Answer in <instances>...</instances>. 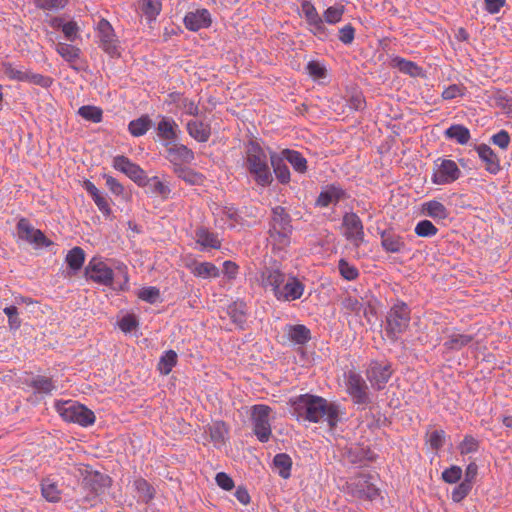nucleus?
Segmentation results:
<instances>
[{
  "label": "nucleus",
  "instance_id": "nucleus-1",
  "mask_svg": "<svg viewBox=\"0 0 512 512\" xmlns=\"http://www.w3.org/2000/svg\"><path fill=\"white\" fill-rule=\"evenodd\" d=\"M291 413L298 420L302 419L312 423L326 422L329 428L334 429L340 421V406L327 399L303 394L290 399Z\"/></svg>",
  "mask_w": 512,
  "mask_h": 512
},
{
  "label": "nucleus",
  "instance_id": "nucleus-2",
  "mask_svg": "<svg viewBox=\"0 0 512 512\" xmlns=\"http://www.w3.org/2000/svg\"><path fill=\"white\" fill-rule=\"evenodd\" d=\"M245 167L258 185L268 186L273 178L264 149L256 142H250L245 157Z\"/></svg>",
  "mask_w": 512,
  "mask_h": 512
},
{
  "label": "nucleus",
  "instance_id": "nucleus-3",
  "mask_svg": "<svg viewBox=\"0 0 512 512\" xmlns=\"http://www.w3.org/2000/svg\"><path fill=\"white\" fill-rule=\"evenodd\" d=\"M291 231L292 226L289 214L281 206L273 208L269 235L274 244L278 245L279 248L287 246L290 242Z\"/></svg>",
  "mask_w": 512,
  "mask_h": 512
},
{
  "label": "nucleus",
  "instance_id": "nucleus-4",
  "mask_svg": "<svg viewBox=\"0 0 512 512\" xmlns=\"http://www.w3.org/2000/svg\"><path fill=\"white\" fill-rule=\"evenodd\" d=\"M59 415L67 422L89 426L95 422L94 412L82 404L74 401H64L56 404Z\"/></svg>",
  "mask_w": 512,
  "mask_h": 512
},
{
  "label": "nucleus",
  "instance_id": "nucleus-5",
  "mask_svg": "<svg viewBox=\"0 0 512 512\" xmlns=\"http://www.w3.org/2000/svg\"><path fill=\"white\" fill-rule=\"evenodd\" d=\"M272 408L268 405L257 404L251 407V421L253 425V433L257 439L266 443L272 435L270 414Z\"/></svg>",
  "mask_w": 512,
  "mask_h": 512
},
{
  "label": "nucleus",
  "instance_id": "nucleus-6",
  "mask_svg": "<svg viewBox=\"0 0 512 512\" xmlns=\"http://www.w3.org/2000/svg\"><path fill=\"white\" fill-rule=\"evenodd\" d=\"M371 480L372 476L368 474L350 478L346 483L347 493L357 499L373 500L378 496V489Z\"/></svg>",
  "mask_w": 512,
  "mask_h": 512
},
{
  "label": "nucleus",
  "instance_id": "nucleus-7",
  "mask_svg": "<svg viewBox=\"0 0 512 512\" xmlns=\"http://www.w3.org/2000/svg\"><path fill=\"white\" fill-rule=\"evenodd\" d=\"M410 322V310L407 304L401 302L395 304L387 315V333L392 337H397L403 333Z\"/></svg>",
  "mask_w": 512,
  "mask_h": 512
},
{
  "label": "nucleus",
  "instance_id": "nucleus-8",
  "mask_svg": "<svg viewBox=\"0 0 512 512\" xmlns=\"http://www.w3.org/2000/svg\"><path fill=\"white\" fill-rule=\"evenodd\" d=\"M113 167L127 175L139 186H146L149 182L145 171L139 165L131 162L126 156L118 155L114 157Z\"/></svg>",
  "mask_w": 512,
  "mask_h": 512
},
{
  "label": "nucleus",
  "instance_id": "nucleus-9",
  "mask_svg": "<svg viewBox=\"0 0 512 512\" xmlns=\"http://www.w3.org/2000/svg\"><path fill=\"white\" fill-rule=\"evenodd\" d=\"M347 392L355 404L367 405L370 403L368 386L364 379L355 372H349L347 376Z\"/></svg>",
  "mask_w": 512,
  "mask_h": 512
},
{
  "label": "nucleus",
  "instance_id": "nucleus-10",
  "mask_svg": "<svg viewBox=\"0 0 512 512\" xmlns=\"http://www.w3.org/2000/svg\"><path fill=\"white\" fill-rule=\"evenodd\" d=\"M97 33L100 40V47L112 57L119 56L118 39L112 25L106 19H101L98 22Z\"/></svg>",
  "mask_w": 512,
  "mask_h": 512
},
{
  "label": "nucleus",
  "instance_id": "nucleus-11",
  "mask_svg": "<svg viewBox=\"0 0 512 512\" xmlns=\"http://www.w3.org/2000/svg\"><path fill=\"white\" fill-rule=\"evenodd\" d=\"M342 225L345 238L359 247L364 241V228L359 216L353 212L346 213L343 216Z\"/></svg>",
  "mask_w": 512,
  "mask_h": 512
},
{
  "label": "nucleus",
  "instance_id": "nucleus-12",
  "mask_svg": "<svg viewBox=\"0 0 512 512\" xmlns=\"http://www.w3.org/2000/svg\"><path fill=\"white\" fill-rule=\"evenodd\" d=\"M86 277L99 284L110 286L113 283V270L98 258H93L85 268Z\"/></svg>",
  "mask_w": 512,
  "mask_h": 512
},
{
  "label": "nucleus",
  "instance_id": "nucleus-13",
  "mask_svg": "<svg viewBox=\"0 0 512 512\" xmlns=\"http://www.w3.org/2000/svg\"><path fill=\"white\" fill-rule=\"evenodd\" d=\"M461 175L455 161L450 159L441 160L440 164H436V169L432 175V182L437 185H446L456 181Z\"/></svg>",
  "mask_w": 512,
  "mask_h": 512
},
{
  "label": "nucleus",
  "instance_id": "nucleus-14",
  "mask_svg": "<svg viewBox=\"0 0 512 512\" xmlns=\"http://www.w3.org/2000/svg\"><path fill=\"white\" fill-rule=\"evenodd\" d=\"M17 233L20 239L38 246H49L52 244L39 229H35L25 218H21L18 221Z\"/></svg>",
  "mask_w": 512,
  "mask_h": 512
},
{
  "label": "nucleus",
  "instance_id": "nucleus-15",
  "mask_svg": "<svg viewBox=\"0 0 512 512\" xmlns=\"http://www.w3.org/2000/svg\"><path fill=\"white\" fill-rule=\"evenodd\" d=\"M392 375L391 365L379 362H372L367 370V378L373 388L382 390Z\"/></svg>",
  "mask_w": 512,
  "mask_h": 512
},
{
  "label": "nucleus",
  "instance_id": "nucleus-16",
  "mask_svg": "<svg viewBox=\"0 0 512 512\" xmlns=\"http://www.w3.org/2000/svg\"><path fill=\"white\" fill-rule=\"evenodd\" d=\"M304 292V285L296 277L290 276L278 290L275 297L282 301H293L301 298Z\"/></svg>",
  "mask_w": 512,
  "mask_h": 512
},
{
  "label": "nucleus",
  "instance_id": "nucleus-17",
  "mask_svg": "<svg viewBox=\"0 0 512 512\" xmlns=\"http://www.w3.org/2000/svg\"><path fill=\"white\" fill-rule=\"evenodd\" d=\"M211 22V15L207 9H198L194 12H189L184 17V24L186 28L191 31L208 28Z\"/></svg>",
  "mask_w": 512,
  "mask_h": 512
},
{
  "label": "nucleus",
  "instance_id": "nucleus-18",
  "mask_svg": "<svg viewBox=\"0 0 512 512\" xmlns=\"http://www.w3.org/2000/svg\"><path fill=\"white\" fill-rule=\"evenodd\" d=\"M167 158L174 166L183 165L193 161L194 153L185 145L174 144L167 149Z\"/></svg>",
  "mask_w": 512,
  "mask_h": 512
},
{
  "label": "nucleus",
  "instance_id": "nucleus-19",
  "mask_svg": "<svg viewBox=\"0 0 512 512\" xmlns=\"http://www.w3.org/2000/svg\"><path fill=\"white\" fill-rule=\"evenodd\" d=\"M261 282L264 287L270 286L275 295L285 282V274L277 268L265 267L261 272Z\"/></svg>",
  "mask_w": 512,
  "mask_h": 512
},
{
  "label": "nucleus",
  "instance_id": "nucleus-20",
  "mask_svg": "<svg viewBox=\"0 0 512 512\" xmlns=\"http://www.w3.org/2000/svg\"><path fill=\"white\" fill-rule=\"evenodd\" d=\"M381 245L385 251L390 253H399L405 248L403 238L391 230L381 232Z\"/></svg>",
  "mask_w": 512,
  "mask_h": 512
},
{
  "label": "nucleus",
  "instance_id": "nucleus-21",
  "mask_svg": "<svg viewBox=\"0 0 512 512\" xmlns=\"http://www.w3.org/2000/svg\"><path fill=\"white\" fill-rule=\"evenodd\" d=\"M187 131L198 142H207L211 136L210 125L202 121H189L187 123Z\"/></svg>",
  "mask_w": 512,
  "mask_h": 512
},
{
  "label": "nucleus",
  "instance_id": "nucleus-22",
  "mask_svg": "<svg viewBox=\"0 0 512 512\" xmlns=\"http://www.w3.org/2000/svg\"><path fill=\"white\" fill-rule=\"evenodd\" d=\"M195 239L196 242L201 245L204 249H219L221 247V242L218 239L217 235L213 232H210L205 227H199L195 231Z\"/></svg>",
  "mask_w": 512,
  "mask_h": 512
},
{
  "label": "nucleus",
  "instance_id": "nucleus-23",
  "mask_svg": "<svg viewBox=\"0 0 512 512\" xmlns=\"http://www.w3.org/2000/svg\"><path fill=\"white\" fill-rule=\"evenodd\" d=\"M477 152L479 157L486 163V169L493 174L500 170L499 161L494 151L487 145L478 146Z\"/></svg>",
  "mask_w": 512,
  "mask_h": 512
},
{
  "label": "nucleus",
  "instance_id": "nucleus-24",
  "mask_svg": "<svg viewBox=\"0 0 512 512\" xmlns=\"http://www.w3.org/2000/svg\"><path fill=\"white\" fill-rule=\"evenodd\" d=\"M191 272L194 276L203 279L217 278L220 275L219 269L211 262H195L191 266Z\"/></svg>",
  "mask_w": 512,
  "mask_h": 512
},
{
  "label": "nucleus",
  "instance_id": "nucleus-25",
  "mask_svg": "<svg viewBox=\"0 0 512 512\" xmlns=\"http://www.w3.org/2000/svg\"><path fill=\"white\" fill-rule=\"evenodd\" d=\"M84 187L86 191L92 196L95 204L99 208V210L105 215L109 216L111 213V209L106 197H104L97 187L90 181H86L84 183Z\"/></svg>",
  "mask_w": 512,
  "mask_h": 512
},
{
  "label": "nucleus",
  "instance_id": "nucleus-26",
  "mask_svg": "<svg viewBox=\"0 0 512 512\" xmlns=\"http://www.w3.org/2000/svg\"><path fill=\"white\" fill-rule=\"evenodd\" d=\"M286 331L289 339L296 344L303 345L311 339L310 330L305 325H289Z\"/></svg>",
  "mask_w": 512,
  "mask_h": 512
},
{
  "label": "nucleus",
  "instance_id": "nucleus-27",
  "mask_svg": "<svg viewBox=\"0 0 512 512\" xmlns=\"http://www.w3.org/2000/svg\"><path fill=\"white\" fill-rule=\"evenodd\" d=\"M422 212L433 219H446L449 215L447 208L439 201L431 200L422 204Z\"/></svg>",
  "mask_w": 512,
  "mask_h": 512
},
{
  "label": "nucleus",
  "instance_id": "nucleus-28",
  "mask_svg": "<svg viewBox=\"0 0 512 512\" xmlns=\"http://www.w3.org/2000/svg\"><path fill=\"white\" fill-rule=\"evenodd\" d=\"M270 161L278 181L282 184L288 183L290 181V171L284 162V158L282 156L272 154L270 156Z\"/></svg>",
  "mask_w": 512,
  "mask_h": 512
},
{
  "label": "nucleus",
  "instance_id": "nucleus-29",
  "mask_svg": "<svg viewBox=\"0 0 512 512\" xmlns=\"http://www.w3.org/2000/svg\"><path fill=\"white\" fill-rule=\"evenodd\" d=\"M473 339L472 335L453 332L444 342V347L448 350H460L469 345Z\"/></svg>",
  "mask_w": 512,
  "mask_h": 512
},
{
  "label": "nucleus",
  "instance_id": "nucleus-30",
  "mask_svg": "<svg viewBox=\"0 0 512 512\" xmlns=\"http://www.w3.org/2000/svg\"><path fill=\"white\" fill-rule=\"evenodd\" d=\"M284 160H287L295 171L304 173L307 170V160L298 151L294 150H283L281 153Z\"/></svg>",
  "mask_w": 512,
  "mask_h": 512
},
{
  "label": "nucleus",
  "instance_id": "nucleus-31",
  "mask_svg": "<svg viewBox=\"0 0 512 512\" xmlns=\"http://www.w3.org/2000/svg\"><path fill=\"white\" fill-rule=\"evenodd\" d=\"M445 136L449 139H455L459 144H467L470 140V131L463 125H451L446 131Z\"/></svg>",
  "mask_w": 512,
  "mask_h": 512
},
{
  "label": "nucleus",
  "instance_id": "nucleus-32",
  "mask_svg": "<svg viewBox=\"0 0 512 512\" xmlns=\"http://www.w3.org/2000/svg\"><path fill=\"white\" fill-rule=\"evenodd\" d=\"M176 128L177 124L173 119L163 117L157 126L158 135L164 140H175L177 138Z\"/></svg>",
  "mask_w": 512,
  "mask_h": 512
},
{
  "label": "nucleus",
  "instance_id": "nucleus-33",
  "mask_svg": "<svg viewBox=\"0 0 512 512\" xmlns=\"http://www.w3.org/2000/svg\"><path fill=\"white\" fill-rule=\"evenodd\" d=\"M42 496L49 502H58L60 500L61 491L56 482L47 478L41 483Z\"/></svg>",
  "mask_w": 512,
  "mask_h": 512
},
{
  "label": "nucleus",
  "instance_id": "nucleus-34",
  "mask_svg": "<svg viewBox=\"0 0 512 512\" xmlns=\"http://www.w3.org/2000/svg\"><path fill=\"white\" fill-rule=\"evenodd\" d=\"M228 314L233 323L242 328L246 322V304L244 302H234L228 307Z\"/></svg>",
  "mask_w": 512,
  "mask_h": 512
},
{
  "label": "nucleus",
  "instance_id": "nucleus-35",
  "mask_svg": "<svg viewBox=\"0 0 512 512\" xmlns=\"http://www.w3.org/2000/svg\"><path fill=\"white\" fill-rule=\"evenodd\" d=\"M151 125L152 121L148 116H141L129 123L128 130L133 136L140 137L150 129Z\"/></svg>",
  "mask_w": 512,
  "mask_h": 512
},
{
  "label": "nucleus",
  "instance_id": "nucleus-36",
  "mask_svg": "<svg viewBox=\"0 0 512 512\" xmlns=\"http://www.w3.org/2000/svg\"><path fill=\"white\" fill-rule=\"evenodd\" d=\"M392 63L393 66L398 68L400 72L408 74L412 77L419 76L421 73V68H419L416 63L404 58L395 57L392 60Z\"/></svg>",
  "mask_w": 512,
  "mask_h": 512
},
{
  "label": "nucleus",
  "instance_id": "nucleus-37",
  "mask_svg": "<svg viewBox=\"0 0 512 512\" xmlns=\"http://www.w3.org/2000/svg\"><path fill=\"white\" fill-rule=\"evenodd\" d=\"M274 466L279 470V475L287 479L290 477L292 460L289 455L285 453H280L275 455L273 459Z\"/></svg>",
  "mask_w": 512,
  "mask_h": 512
},
{
  "label": "nucleus",
  "instance_id": "nucleus-38",
  "mask_svg": "<svg viewBox=\"0 0 512 512\" xmlns=\"http://www.w3.org/2000/svg\"><path fill=\"white\" fill-rule=\"evenodd\" d=\"M84 260L85 253L83 249L80 247L72 248L66 256V262L68 266L75 271L79 270L82 267Z\"/></svg>",
  "mask_w": 512,
  "mask_h": 512
},
{
  "label": "nucleus",
  "instance_id": "nucleus-39",
  "mask_svg": "<svg viewBox=\"0 0 512 512\" xmlns=\"http://www.w3.org/2000/svg\"><path fill=\"white\" fill-rule=\"evenodd\" d=\"M176 364L177 353L173 350H169L160 358L158 369L161 374L168 375Z\"/></svg>",
  "mask_w": 512,
  "mask_h": 512
},
{
  "label": "nucleus",
  "instance_id": "nucleus-40",
  "mask_svg": "<svg viewBox=\"0 0 512 512\" xmlns=\"http://www.w3.org/2000/svg\"><path fill=\"white\" fill-rule=\"evenodd\" d=\"M161 0H142L141 11L149 21L155 20L161 11Z\"/></svg>",
  "mask_w": 512,
  "mask_h": 512
},
{
  "label": "nucleus",
  "instance_id": "nucleus-41",
  "mask_svg": "<svg viewBox=\"0 0 512 512\" xmlns=\"http://www.w3.org/2000/svg\"><path fill=\"white\" fill-rule=\"evenodd\" d=\"M174 97V101L177 102L178 108L183 110L186 114L191 116H197L199 113V107L198 104L195 103L193 100L182 97L181 95H171Z\"/></svg>",
  "mask_w": 512,
  "mask_h": 512
},
{
  "label": "nucleus",
  "instance_id": "nucleus-42",
  "mask_svg": "<svg viewBox=\"0 0 512 512\" xmlns=\"http://www.w3.org/2000/svg\"><path fill=\"white\" fill-rule=\"evenodd\" d=\"M56 51L68 62H74L79 58L80 49L66 43H59Z\"/></svg>",
  "mask_w": 512,
  "mask_h": 512
},
{
  "label": "nucleus",
  "instance_id": "nucleus-43",
  "mask_svg": "<svg viewBox=\"0 0 512 512\" xmlns=\"http://www.w3.org/2000/svg\"><path fill=\"white\" fill-rule=\"evenodd\" d=\"M1 71L11 80L25 82L27 78V71L17 69L9 62L1 64Z\"/></svg>",
  "mask_w": 512,
  "mask_h": 512
},
{
  "label": "nucleus",
  "instance_id": "nucleus-44",
  "mask_svg": "<svg viewBox=\"0 0 512 512\" xmlns=\"http://www.w3.org/2000/svg\"><path fill=\"white\" fill-rule=\"evenodd\" d=\"M344 10L345 8L343 5H335L327 8L323 14L324 22L328 24H336L340 22L344 14Z\"/></svg>",
  "mask_w": 512,
  "mask_h": 512
},
{
  "label": "nucleus",
  "instance_id": "nucleus-45",
  "mask_svg": "<svg viewBox=\"0 0 512 512\" xmlns=\"http://www.w3.org/2000/svg\"><path fill=\"white\" fill-rule=\"evenodd\" d=\"M34 5L44 11H58L63 9L69 0H33Z\"/></svg>",
  "mask_w": 512,
  "mask_h": 512
},
{
  "label": "nucleus",
  "instance_id": "nucleus-46",
  "mask_svg": "<svg viewBox=\"0 0 512 512\" xmlns=\"http://www.w3.org/2000/svg\"><path fill=\"white\" fill-rule=\"evenodd\" d=\"M78 113L84 119L92 121L94 123H98L102 120V111L101 109L95 106H82L79 108Z\"/></svg>",
  "mask_w": 512,
  "mask_h": 512
},
{
  "label": "nucleus",
  "instance_id": "nucleus-47",
  "mask_svg": "<svg viewBox=\"0 0 512 512\" xmlns=\"http://www.w3.org/2000/svg\"><path fill=\"white\" fill-rule=\"evenodd\" d=\"M438 229L436 226L429 220H422L417 223L415 227V234L419 237H432L436 235Z\"/></svg>",
  "mask_w": 512,
  "mask_h": 512
},
{
  "label": "nucleus",
  "instance_id": "nucleus-48",
  "mask_svg": "<svg viewBox=\"0 0 512 512\" xmlns=\"http://www.w3.org/2000/svg\"><path fill=\"white\" fill-rule=\"evenodd\" d=\"M458 449L461 455L475 453L479 449V441L471 435H466L459 444Z\"/></svg>",
  "mask_w": 512,
  "mask_h": 512
},
{
  "label": "nucleus",
  "instance_id": "nucleus-49",
  "mask_svg": "<svg viewBox=\"0 0 512 512\" xmlns=\"http://www.w3.org/2000/svg\"><path fill=\"white\" fill-rule=\"evenodd\" d=\"M89 481L91 482L92 489L96 494H98L101 489L106 488L110 485V478L99 472L91 474L89 476Z\"/></svg>",
  "mask_w": 512,
  "mask_h": 512
},
{
  "label": "nucleus",
  "instance_id": "nucleus-50",
  "mask_svg": "<svg viewBox=\"0 0 512 512\" xmlns=\"http://www.w3.org/2000/svg\"><path fill=\"white\" fill-rule=\"evenodd\" d=\"M473 485L465 482L464 480L454 487L451 498L454 502H461L471 491Z\"/></svg>",
  "mask_w": 512,
  "mask_h": 512
},
{
  "label": "nucleus",
  "instance_id": "nucleus-51",
  "mask_svg": "<svg viewBox=\"0 0 512 512\" xmlns=\"http://www.w3.org/2000/svg\"><path fill=\"white\" fill-rule=\"evenodd\" d=\"M339 272L346 280H355L359 273L356 267L350 265L345 259H341L338 264Z\"/></svg>",
  "mask_w": 512,
  "mask_h": 512
},
{
  "label": "nucleus",
  "instance_id": "nucleus-52",
  "mask_svg": "<svg viewBox=\"0 0 512 512\" xmlns=\"http://www.w3.org/2000/svg\"><path fill=\"white\" fill-rule=\"evenodd\" d=\"M301 9L308 24H312L321 19L314 5L309 1L301 4Z\"/></svg>",
  "mask_w": 512,
  "mask_h": 512
},
{
  "label": "nucleus",
  "instance_id": "nucleus-53",
  "mask_svg": "<svg viewBox=\"0 0 512 512\" xmlns=\"http://www.w3.org/2000/svg\"><path fill=\"white\" fill-rule=\"evenodd\" d=\"M32 387L39 393H50L54 389L52 380L47 377H37L32 381Z\"/></svg>",
  "mask_w": 512,
  "mask_h": 512
},
{
  "label": "nucleus",
  "instance_id": "nucleus-54",
  "mask_svg": "<svg viewBox=\"0 0 512 512\" xmlns=\"http://www.w3.org/2000/svg\"><path fill=\"white\" fill-rule=\"evenodd\" d=\"M462 477V469L459 466H451L442 472V479L446 483H457Z\"/></svg>",
  "mask_w": 512,
  "mask_h": 512
},
{
  "label": "nucleus",
  "instance_id": "nucleus-55",
  "mask_svg": "<svg viewBox=\"0 0 512 512\" xmlns=\"http://www.w3.org/2000/svg\"><path fill=\"white\" fill-rule=\"evenodd\" d=\"M25 82L33 83L43 88H48L51 86L53 80L48 76L27 71V78Z\"/></svg>",
  "mask_w": 512,
  "mask_h": 512
},
{
  "label": "nucleus",
  "instance_id": "nucleus-56",
  "mask_svg": "<svg viewBox=\"0 0 512 512\" xmlns=\"http://www.w3.org/2000/svg\"><path fill=\"white\" fill-rule=\"evenodd\" d=\"M138 296L141 300L154 304L159 300L160 292L156 287H146L140 290Z\"/></svg>",
  "mask_w": 512,
  "mask_h": 512
},
{
  "label": "nucleus",
  "instance_id": "nucleus-57",
  "mask_svg": "<svg viewBox=\"0 0 512 512\" xmlns=\"http://www.w3.org/2000/svg\"><path fill=\"white\" fill-rule=\"evenodd\" d=\"M134 485L136 490L143 494V498L146 502L154 497L153 488L145 479L140 478L135 480Z\"/></svg>",
  "mask_w": 512,
  "mask_h": 512
},
{
  "label": "nucleus",
  "instance_id": "nucleus-58",
  "mask_svg": "<svg viewBox=\"0 0 512 512\" xmlns=\"http://www.w3.org/2000/svg\"><path fill=\"white\" fill-rule=\"evenodd\" d=\"M445 432L443 430H434L429 434L428 442L432 449H440L445 442Z\"/></svg>",
  "mask_w": 512,
  "mask_h": 512
},
{
  "label": "nucleus",
  "instance_id": "nucleus-59",
  "mask_svg": "<svg viewBox=\"0 0 512 512\" xmlns=\"http://www.w3.org/2000/svg\"><path fill=\"white\" fill-rule=\"evenodd\" d=\"M174 172L179 178L189 183H195L196 178L198 177L196 173L183 165L174 166Z\"/></svg>",
  "mask_w": 512,
  "mask_h": 512
},
{
  "label": "nucleus",
  "instance_id": "nucleus-60",
  "mask_svg": "<svg viewBox=\"0 0 512 512\" xmlns=\"http://www.w3.org/2000/svg\"><path fill=\"white\" fill-rule=\"evenodd\" d=\"M307 71L314 79H321L326 76V69L317 61H310L307 65Z\"/></svg>",
  "mask_w": 512,
  "mask_h": 512
},
{
  "label": "nucleus",
  "instance_id": "nucleus-61",
  "mask_svg": "<svg viewBox=\"0 0 512 512\" xmlns=\"http://www.w3.org/2000/svg\"><path fill=\"white\" fill-rule=\"evenodd\" d=\"M355 38V28L351 24H347L339 30V40L343 44H351Z\"/></svg>",
  "mask_w": 512,
  "mask_h": 512
},
{
  "label": "nucleus",
  "instance_id": "nucleus-62",
  "mask_svg": "<svg viewBox=\"0 0 512 512\" xmlns=\"http://www.w3.org/2000/svg\"><path fill=\"white\" fill-rule=\"evenodd\" d=\"M342 305L344 309H346L349 312H353L356 314H359L360 311L363 309V304L355 297L348 296L346 297Z\"/></svg>",
  "mask_w": 512,
  "mask_h": 512
},
{
  "label": "nucleus",
  "instance_id": "nucleus-63",
  "mask_svg": "<svg viewBox=\"0 0 512 512\" xmlns=\"http://www.w3.org/2000/svg\"><path fill=\"white\" fill-rule=\"evenodd\" d=\"M216 483L219 487H221L224 490H231L234 487V481L233 479L224 472L217 473L215 477Z\"/></svg>",
  "mask_w": 512,
  "mask_h": 512
},
{
  "label": "nucleus",
  "instance_id": "nucleus-64",
  "mask_svg": "<svg viewBox=\"0 0 512 512\" xmlns=\"http://www.w3.org/2000/svg\"><path fill=\"white\" fill-rule=\"evenodd\" d=\"M492 142L501 149H506L510 143V136L507 131L501 130L492 137Z\"/></svg>",
  "mask_w": 512,
  "mask_h": 512
}]
</instances>
